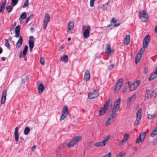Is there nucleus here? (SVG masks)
<instances>
[{
    "label": "nucleus",
    "mask_w": 157,
    "mask_h": 157,
    "mask_svg": "<svg viewBox=\"0 0 157 157\" xmlns=\"http://www.w3.org/2000/svg\"><path fill=\"white\" fill-rule=\"evenodd\" d=\"M116 22V19L115 18H113L111 21V23H115Z\"/></svg>",
    "instance_id": "58"
},
{
    "label": "nucleus",
    "mask_w": 157,
    "mask_h": 157,
    "mask_svg": "<svg viewBox=\"0 0 157 157\" xmlns=\"http://www.w3.org/2000/svg\"><path fill=\"white\" fill-rule=\"evenodd\" d=\"M119 108L120 107L114 105L112 109V111L113 113L111 114L114 116V117H115L116 114V112L119 110Z\"/></svg>",
    "instance_id": "19"
},
{
    "label": "nucleus",
    "mask_w": 157,
    "mask_h": 157,
    "mask_svg": "<svg viewBox=\"0 0 157 157\" xmlns=\"http://www.w3.org/2000/svg\"><path fill=\"white\" fill-rule=\"evenodd\" d=\"M130 36L129 35H127L124 39V42L126 44H128L130 42Z\"/></svg>",
    "instance_id": "25"
},
{
    "label": "nucleus",
    "mask_w": 157,
    "mask_h": 157,
    "mask_svg": "<svg viewBox=\"0 0 157 157\" xmlns=\"http://www.w3.org/2000/svg\"><path fill=\"white\" fill-rule=\"evenodd\" d=\"M108 3L107 2L106 4L103 5L102 8L104 10H106V9L108 8Z\"/></svg>",
    "instance_id": "49"
},
{
    "label": "nucleus",
    "mask_w": 157,
    "mask_h": 157,
    "mask_svg": "<svg viewBox=\"0 0 157 157\" xmlns=\"http://www.w3.org/2000/svg\"><path fill=\"white\" fill-rule=\"evenodd\" d=\"M157 135V126L155 127L154 129L152 131L150 135L151 137H154Z\"/></svg>",
    "instance_id": "28"
},
{
    "label": "nucleus",
    "mask_w": 157,
    "mask_h": 157,
    "mask_svg": "<svg viewBox=\"0 0 157 157\" xmlns=\"http://www.w3.org/2000/svg\"><path fill=\"white\" fill-rule=\"evenodd\" d=\"M156 77H157V67L155 68V71L153 72L151 74L148 78V80L150 81H152Z\"/></svg>",
    "instance_id": "13"
},
{
    "label": "nucleus",
    "mask_w": 157,
    "mask_h": 157,
    "mask_svg": "<svg viewBox=\"0 0 157 157\" xmlns=\"http://www.w3.org/2000/svg\"><path fill=\"white\" fill-rule=\"evenodd\" d=\"M123 80L122 78H120L118 80L115 86V91H117L121 88L123 84Z\"/></svg>",
    "instance_id": "10"
},
{
    "label": "nucleus",
    "mask_w": 157,
    "mask_h": 157,
    "mask_svg": "<svg viewBox=\"0 0 157 157\" xmlns=\"http://www.w3.org/2000/svg\"><path fill=\"white\" fill-rule=\"evenodd\" d=\"M155 33H157V25L155 27Z\"/></svg>",
    "instance_id": "64"
},
{
    "label": "nucleus",
    "mask_w": 157,
    "mask_h": 157,
    "mask_svg": "<svg viewBox=\"0 0 157 157\" xmlns=\"http://www.w3.org/2000/svg\"><path fill=\"white\" fill-rule=\"evenodd\" d=\"M40 61L42 65H44V63L45 60L43 57H40Z\"/></svg>",
    "instance_id": "50"
},
{
    "label": "nucleus",
    "mask_w": 157,
    "mask_h": 157,
    "mask_svg": "<svg viewBox=\"0 0 157 157\" xmlns=\"http://www.w3.org/2000/svg\"><path fill=\"white\" fill-rule=\"evenodd\" d=\"M148 72V68L147 67H145L144 70V74H147Z\"/></svg>",
    "instance_id": "56"
},
{
    "label": "nucleus",
    "mask_w": 157,
    "mask_h": 157,
    "mask_svg": "<svg viewBox=\"0 0 157 157\" xmlns=\"http://www.w3.org/2000/svg\"><path fill=\"white\" fill-rule=\"evenodd\" d=\"M114 65L113 64L110 65L109 67V70H112L114 68Z\"/></svg>",
    "instance_id": "54"
},
{
    "label": "nucleus",
    "mask_w": 157,
    "mask_h": 157,
    "mask_svg": "<svg viewBox=\"0 0 157 157\" xmlns=\"http://www.w3.org/2000/svg\"><path fill=\"white\" fill-rule=\"evenodd\" d=\"M50 19V16L48 13H46L44 16V18L43 21V28L45 29L47 28L48 22Z\"/></svg>",
    "instance_id": "8"
},
{
    "label": "nucleus",
    "mask_w": 157,
    "mask_h": 157,
    "mask_svg": "<svg viewBox=\"0 0 157 157\" xmlns=\"http://www.w3.org/2000/svg\"><path fill=\"white\" fill-rule=\"evenodd\" d=\"M82 29L83 30H85L83 33V36L85 38H88L89 36V34L90 32V26L88 25L83 26Z\"/></svg>",
    "instance_id": "5"
},
{
    "label": "nucleus",
    "mask_w": 157,
    "mask_h": 157,
    "mask_svg": "<svg viewBox=\"0 0 157 157\" xmlns=\"http://www.w3.org/2000/svg\"><path fill=\"white\" fill-rule=\"evenodd\" d=\"M105 108L102 107L99 110V115L101 116L102 115L105 113V110L106 109Z\"/></svg>",
    "instance_id": "30"
},
{
    "label": "nucleus",
    "mask_w": 157,
    "mask_h": 157,
    "mask_svg": "<svg viewBox=\"0 0 157 157\" xmlns=\"http://www.w3.org/2000/svg\"><path fill=\"white\" fill-rule=\"evenodd\" d=\"M147 118L149 119H151L154 117V115H151L150 114H148L147 116Z\"/></svg>",
    "instance_id": "53"
},
{
    "label": "nucleus",
    "mask_w": 157,
    "mask_h": 157,
    "mask_svg": "<svg viewBox=\"0 0 157 157\" xmlns=\"http://www.w3.org/2000/svg\"><path fill=\"white\" fill-rule=\"evenodd\" d=\"M69 114L68 109L67 105H65L63 108L62 114L60 117V120L62 121L65 119Z\"/></svg>",
    "instance_id": "3"
},
{
    "label": "nucleus",
    "mask_w": 157,
    "mask_h": 157,
    "mask_svg": "<svg viewBox=\"0 0 157 157\" xmlns=\"http://www.w3.org/2000/svg\"><path fill=\"white\" fill-rule=\"evenodd\" d=\"M110 136H106L103 139V141L106 145L108 141Z\"/></svg>",
    "instance_id": "39"
},
{
    "label": "nucleus",
    "mask_w": 157,
    "mask_h": 157,
    "mask_svg": "<svg viewBox=\"0 0 157 157\" xmlns=\"http://www.w3.org/2000/svg\"><path fill=\"white\" fill-rule=\"evenodd\" d=\"M90 71L88 70H86L85 71L83 80L84 81L87 82L90 80Z\"/></svg>",
    "instance_id": "12"
},
{
    "label": "nucleus",
    "mask_w": 157,
    "mask_h": 157,
    "mask_svg": "<svg viewBox=\"0 0 157 157\" xmlns=\"http://www.w3.org/2000/svg\"><path fill=\"white\" fill-rule=\"evenodd\" d=\"M26 16L27 15L26 12H24L22 13L21 14L20 17L23 19H25L26 18Z\"/></svg>",
    "instance_id": "43"
},
{
    "label": "nucleus",
    "mask_w": 157,
    "mask_h": 157,
    "mask_svg": "<svg viewBox=\"0 0 157 157\" xmlns=\"http://www.w3.org/2000/svg\"><path fill=\"white\" fill-rule=\"evenodd\" d=\"M151 95L154 98H155L157 95V88L155 89L151 92Z\"/></svg>",
    "instance_id": "33"
},
{
    "label": "nucleus",
    "mask_w": 157,
    "mask_h": 157,
    "mask_svg": "<svg viewBox=\"0 0 157 157\" xmlns=\"http://www.w3.org/2000/svg\"><path fill=\"white\" fill-rule=\"evenodd\" d=\"M105 145V143H104L103 141L96 143L94 144L95 146L96 147L103 146Z\"/></svg>",
    "instance_id": "29"
},
{
    "label": "nucleus",
    "mask_w": 157,
    "mask_h": 157,
    "mask_svg": "<svg viewBox=\"0 0 157 157\" xmlns=\"http://www.w3.org/2000/svg\"><path fill=\"white\" fill-rule=\"evenodd\" d=\"M132 99L130 97L129 98H128L127 99V101H128V102L127 103V107H129L131 105V101H132Z\"/></svg>",
    "instance_id": "44"
},
{
    "label": "nucleus",
    "mask_w": 157,
    "mask_h": 157,
    "mask_svg": "<svg viewBox=\"0 0 157 157\" xmlns=\"http://www.w3.org/2000/svg\"><path fill=\"white\" fill-rule=\"evenodd\" d=\"M82 137L78 136L75 137L71 140L70 142L67 144V147H72L75 146L78 142L79 140H81Z\"/></svg>",
    "instance_id": "1"
},
{
    "label": "nucleus",
    "mask_w": 157,
    "mask_h": 157,
    "mask_svg": "<svg viewBox=\"0 0 157 157\" xmlns=\"http://www.w3.org/2000/svg\"><path fill=\"white\" fill-rule=\"evenodd\" d=\"M6 9L7 10L8 12H10L12 10L13 8L11 5H10L7 6Z\"/></svg>",
    "instance_id": "42"
},
{
    "label": "nucleus",
    "mask_w": 157,
    "mask_h": 157,
    "mask_svg": "<svg viewBox=\"0 0 157 157\" xmlns=\"http://www.w3.org/2000/svg\"><path fill=\"white\" fill-rule=\"evenodd\" d=\"M111 102V105L112 106V101L110 99L109 100H107L106 101L104 106H103V108H105L107 109L108 107V105L109 103H110Z\"/></svg>",
    "instance_id": "27"
},
{
    "label": "nucleus",
    "mask_w": 157,
    "mask_h": 157,
    "mask_svg": "<svg viewBox=\"0 0 157 157\" xmlns=\"http://www.w3.org/2000/svg\"><path fill=\"white\" fill-rule=\"evenodd\" d=\"M44 88V87L42 83H40L38 88L39 93H41Z\"/></svg>",
    "instance_id": "23"
},
{
    "label": "nucleus",
    "mask_w": 157,
    "mask_h": 157,
    "mask_svg": "<svg viewBox=\"0 0 157 157\" xmlns=\"http://www.w3.org/2000/svg\"><path fill=\"white\" fill-rule=\"evenodd\" d=\"M152 144L153 145H155L156 144H157V139H156L155 140H154L153 141L152 143Z\"/></svg>",
    "instance_id": "59"
},
{
    "label": "nucleus",
    "mask_w": 157,
    "mask_h": 157,
    "mask_svg": "<svg viewBox=\"0 0 157 157\" xmlns=\"http://www.w3.org/2000/svg\"><path fill=\"white\" fill-rule=\"evenodd\" d=\"M126 142V141H125L124 140H122V141H120V143H119L120 146H122V145H124V144Z\"/></svg>",
    "instance_id": "51"
},
{
    "label": "nucleus",
    "mask_w": 157,
    "mask_h": 157,
    "mask_svg": "<svg viewBox=\"0 0 157 157\" xmlns=\"http://www.w3.org/2000/svg\"><path fill=\"white\" fill-rule=\"evenodd\" d=\"M129 138L130 134L128 133H125L124 134L123 140H124L125 141H126Z\"/></svg>",
    "instance_id": "35"
},
{
    "label": "nucleus",
    "mask_w": 157,
    "mask_h": 157,
    "mask_svg": "<svg viewBox=\"0 0 157 157\" xmlns=\"http://www.w3.org/2000/svg\"><path fill=\"white\" fill-rule=\"evenodd\" d=\"M30 131V129L29 127H27L25 128L24 130V134L25 135H28Z\"/></svg>",
    "instance_id": "34"
},
{
    "label": "nucleus",
    "mask_w": 157,
    "mask_h": 157,
    "mask_svg": "<svg viewBox=\"0 0 157 157\" xmlns=\"http://www.w3.org/2000/svg\"><path fill=\"white\" fill-rule=\"evenodd\" d=\"M121 104V99L118 98L114 102V105L120 107Z\"/></svg>",
    "instance_id": "31"
},
{
    "label": "nucleus",
    "mask_w": 157,
    "mask_h": 157,
    "mask_svg": "<svg viewBox=\"0 0 157 157\" xmlns=\"http://www.w3.org/2000/svg\"><path fill=\"white\" fill-rule=\"evenodd\" d=\"M146 94H150V90H149L147 89L146 90Z\"/></svg>",
    "instance_id": "62"
},
{
    "label": "nucleus",
    "mask_w": 157,
    "mask_h": 157,
    "mask_svg": "<svg viewBox=\"0 0 157 157\" xmlns=\"http://www.w3.org/2000/svg\"><path fill=\"white\" fill-rule=\"evenodd\" d=\"M120 24V23H116L114 25V26L115 27H117L118 26H119Z\"/></svg>",
    "instance_id": "63"
},
{
    "label": "nucleus",
    "mask_w": 157,
    "mask_h": 157,
    "mask_svg": "<svg viewBox=\"0 0 157 157\" xmlns=\"http://www.w3.org/2000/svg\"><path fill=\"white\" fill-rule=\"evenodd\" d=\"M94 2L90 0V6L91 7H93L94 6Z\"/></svg>",
    "instance_id": "55"
},
{
    "label": "nucleus",
    "mask_w": 157,
    "mask_h": 157,
    "mask_svg": "<svg viewBox=\"0 0 157 157\" xmlns=\"http://www.w3.org/2000/svg\"><path fill=\"white\" fill-rule=\"evenodd\" d=\"M146 134V132H143L140 134L139 136L143 140L145 138Z\"/></svg>",
    "instance_id": "36"
},
{
    "label": "nucleus",
    "mask_w": 157,
    "mask_h": 157,
    "mask_svg": "<svg viewBox=\"0 0 157 157\" xmlns=\"http://www.w3.org/2000/svg\"><path fill=\"white\" fill-rule=\"evenodd\" d=\"M136 95L135 94H134L132 95L130 97L131 98L132 100L134 99L135 100L136 98Z\"/></svg>",
    "instance_id": "57"
},
{
    "label": "nucleus",
    "mask_w": 157,
    "mask_h": 157,
    "mask_svg": "<svg viewBox=\"0 0 157 157\" xmlns=\"http://www.w3.org/2000/svg\"><path fill=\"white\" fill-rule=\"evenodd\" d=\"M153 97V96L151 95V94H147V96L145 98V100H146L147 99H148L150 98H151Z\"/></svg>",
    "instance_id": "48"
},
{
    "label": "nucleus",
    "mask_w": 157,
    "mask_h": 157,
    "mask_svg": "<svg viewBox=\"0 0 157 157\" xmlns=\"http://www.w3.org/2000/svg\"><path fill=\"white\" fill-rule=\"evenodd\" d=\"M7 90H5L3 91L1 102V103L2 104L5 103L7 95Z\"/></svg>",
    "instance_id": "14"
},
{
    "label": "nucleus",
    "mask_w": 157,
    "mask_h": 157,
    "mask_svg": "<svg viewBox=\"0 0 157 157\" xmlns=\"http://www.w3.org/2000/svg\"><path fill=\"white\" fill-rule=\"evenodd\" d=\"M140 80L136 81L133 82L131 83V82H128V84L130 85V90L132 91L136 89L140 85Z\"/></svg>",
    "instance_id": "4"
},
{
    "label": "nucleus",
    "mask_w": 157,
    "mask_h": 157,
    "mask_svg": "<svg viewBox=\"0 0 157 157\" xmlns=\"http://www.w3.org/2000/svg\"><path fill=\"white\" fill-rule=\"evenodd\" d=\"M139 16L140 19L143 21L146 22L148 20V14L146 11L143 10L139 13Z\"/></svg>",
    "instance_id": "2"
},
{
    "label": "nucleus",
    "mask_w": 157,
    "mask_h": 157,
    "mask_svg": "<svg viewBox=\"0 0 157 157\" xmlns=\"http://www.w3.org/2000/svg\"><path fill=\"white\" fill-rule=\"evenodd\" d=\"M136 119L134 122V125H138L140 121L141 118V109H139L136 113Z\"/></svg>",
    "instance_id": "7"
},
{
    "label": "nucleus",
    "mask_w": 157,
    "mask_h": 157,
    "mask_svg": "<svg viewBox=\"0 0 157 157\" xmlns=\"http://www.w3.org/2000/svg\"><path fill=\"white\" fill-rule=\"evenodd\" d=\"M36 148V147L35 145H34L33 146L31 147V150L32 151H33Z\"/></svg>",
    "instance_id": "61"
},
{
    "label": "nucleus",
    "mask_w": 157,
    "mask_h": 157,
    "mask_svg": "<svg viewBox=\"0 0 157 157\" xmlns=\"http://www.w3.org/2000/svg\"><path fill=\"white\" fill-rule=\"evenodd\" d=\"M5 40L6 41V42L5 43V45L8 48H10V43H9V39H5Z\"/></svg>",
    "instance_id": "37"
},
{
    "label": "nucleus",
    "mask_w": 157,
    "mask_h": 157,
    "mask_svg": "<svg viewBox=\"0 0 157 157\" xmlns=\"http://www.w3.org/2000/svg\"><path fill=\"white\" fill-rule=\"evenodd\" d=\"M92 144V142H90L88 144V147H90L91 146Z\"/></svg>",
    "instance_id": "60"
},
{
    "label": "nucleus",
    "mask_w": 157,
    "mask_h": 157,
    "mask_svg": "<svg viewBox=\"0 0 157 157\" xmlns=\"http://www.w3.org/2000/svg\"><path fill=\"white\" fill-rule=\"evenodd\" d=\"M114 117V116L111 114L109 116L108 119L105 122V123H106V125H109L111 124L113 121V118Z\"/></svg>",
    "instance_id": "15"
},
{
    "label": "nucleus",
    "mask_w": 157,
    "mask_h": 157,
    "mask_svg": "<svg viewBox=\"0 0 157 157\" xmlns=\"http://www.w3.org/2000/svg\"><path fill=\"white\" fill-rule=\"evenodd\" d=\"M68 60V57L67 55H65L61 58L60 61L62 62H64L65 63L67 62Z\"/></svg>",
    "instance_id": "26"
},
{
    "label": "nucleus",
    "mask_w": 157,
    "mask_h": 157,
    "mask_svg": "<svg viewBox=\"0 0 157 157\" xmlns=\"http://www.w3.org/2000/svg\"><path fill=\"white\" fill-rule=\"evenodd\" d=\"M20 27L19 25H17L15 28V36L16 37H19V35L20 34Z\"/></svg>",
    "instance_id": "22"
},
{
    "label": "nucleus",
    "mask_w": 157,
    "mask_h": 157,
    "mask_svg": "<svg viewBox=\"0 0 157 157\" xmlns=\"http://www.w3.org/2000/svg\"><path fill=\"white\" fill-rule=\"evenodd\" d=\"M99 95L98 91L96 90H91L89 93L88 95L89 99H93L97 97Z\"/></svg>",
    "instance_id": "6"
},
{
    "label": "nucleus",
    "mask_w": 157,
    "mask_h": 157,
    "mask_svg": "<svg viewBox=\"0 0 157 157\" xmlns=\"http://www.w3.org/2000/svg\"><path fill=\"white\" fill-rule=\"evenodd\" d=\"M74 22L72 21H71L68 24V29L69 31H70L71 29H73L74 26Z\"/></svg>",
    "instance_id": "24"
},
{
    "label": "nucleus",
    "mask_w": 157,
    "mask_h": 157,
    "mask_svg": "<svg viewBox=\"0 0 157 157\" xmlns=\"http://www.w3.org/2000/svg\"><path fill=\"white\" fill-rule=\"evenodd\" d=\"M33 14H31L29 17H28L26 19V23H28L29 21L31 19V18L33 17Z\"/></svg>",
    "instance_id": "47"
},
{
    "label": "nucleus",
    "mask_w": 157,
    "mask_h": 157,
    "mask_svg": "<svg viewBox=\"0 0 157 157\" xmlns=\"http://www.w3.org/2000/svg\"><path fill=\"white\" fill-rule=\"evenodd\" d=\"M6 0H5L3 2L0 4V12L3 13L4 10L5 8L6 5Z\"/></svg>",
    "instance_id": "17"
},
{
    "label": "nucleus",
    "mask_w": 157,
    "mask_h": 157,
    "mask_svg": "<svg viewBox=\"0 0 157 157\" xmlns=\"http://www.w3.org/2000/svg\"><path fill=\"white\" fill-rule=\"evenodd\" d=\"M125 152H121L119 153L117 157H123L125 155Z\"/></svg>",
    "instance_id": "41"
},
{
    "label": "nucleus",
    "mask_w": 157,
    "mask_h": 157,
    "mask_svg": "<svg viewBox=\"0 0 157 157\" xmlns=\"http://www.w3.org/2000/svg\"><path fill=\"white\" fill-rule=\"evenodd\" d=\"M105 53L109 55H111L112 53V51L111 49V47L109 44H106V47L105 49Z\"/></svg>",
    "instance_id": "21"
},
{
    "label": "nucleus",
    "mask_w": 157,
    "mask_h": 157,
    "mask_svg": "<svg viewBox=\"0 0 157 157\" xmlns=\"http://www.w3.org/2000/svg\"><path fill=\"white\" fill-rule=\"evenodd\" d=\"M30 39L29 44V48H33L34 46V40H32V39L34 38L33 36H30L29 37Z\"/></svg>",
    "instance_id": "18"
},
{
    "label": "nucleus",
    "mask_w": 157,
    "mask_h": 157,
    "mask_svg": "<svg viewBox=\"0 0 157 157\" xmlns=\"http://www.w3.org/2000/svg\"><path fill=\"white\" fill-rule=\"evenodd\" d=\"M28 50V47L27 45H25V46L24 49L23 50L22 54V51L20 52L19 53V58L21 59L22 57L24 58V60L25 61H27V58L25 56L27 54V52Z\"/></svg>",
    "instance_id": "9"
},
{
    "label": "nucleus",
    "mask_w": 157,
    "mask_h": 157,
    "mask_svg": "<svg viewBox=\"0 0 157 157\" xmlns=\"http://www.w3.org/2000/svg\"><path fill=\"white\" fill-rule=\"evenodd\" d=\"M23 37L22 36H20L19 40L17 41L16 44V47L17 48H20L22 44Z\"/></svg>",
    "instance_id": "16"
},
{
    "label": "nucleus",
    "mask_w": 157,
    "mask_h": 157,
    "mask_svg": "<svg viewBox=\"0 0 157 157\" xmlns=\"http://www.w3.org/2000/svg\"><path fill=\"white\" fill-rule=\"evenodd\" d=\"M111 153L109 152L108 154H105L102 157H111Z\"/></svg>",
    "instance_id": "52"
},
{
    "label": "nucleus",
    "mask_w": 157,
    "mask_h": 157,
    "mask_svg": "<svg viewBox=\"0 0 157 157\" xmlns=\"http://www.w3.org/2000/svg\"><path fill=\"white\" fill-rule=\"evenodd\" d=\"M142 141L143 140H142L141 138H140V137L139 136L136 139V144H138L141 142V141Z\"/></svg>",
    "instance_id": "45"
},
{
    "label": "nucleus",
    "mask_w": 157,
    "mask_h": 157,
    "mask_svg": "<svg viewBox=\"0 0 157 157\" xmlns=\"http://www.w3.org/2000/svg\"><path fill=\"white\" fill-rule=\"evenodd\" d=\"M17 2L18 0H12L11 4L13 6H14L17 4Z\"/></svg>",
    "instance_id": "40"
},
{
    "label": "nucleus",
    "mask_w": 157,
    "mask_h": 157,
    "mask_svg": "<svg viewBox=\"0 0 157 157\" xmlns=\"http://www.w3.org/2000/svg\"><path fill=\"white\" fill-rule=\"evenodd\" d=\"M150 36L149 35H147L144 38L143 42V47L144 48H146L150 42Z\"/></svg>",
    "instance_id": "11"
},
{
    "label": "nucleus",
    "mask_w": 157,
    "mask_h": 157,
    "mask_svg": "<svg viewBox=\"0 0 157 157\" xmlns=\"http://www.w3.org/2000/svg\"><path fill=\"white\" fill-rule=\"evenodd\" d=\"M146 48H144L143 47V48H141L140 50V51L138 52V54L140 55V56H142L143 54V53L144 52V51H145V49Z\"/></svg>",
    "instance_id": "38"
},
{
    "label": "nucleus",
    "mask_w": 157,
    "mask_h": 157,
    "mask_svg": "<svg viewBox=\"0 0 157 157\" xmlns=\"http://www.w3.org/2000/svg\"><path fill=\"white\" fill-rule=\"evenodd\" d=\"M29 2L28 0H26L25 2L24 5L23 6V8H25L29 5Z\"/></svg>",
    "instance_id": "46"
},
{
    "label": "nucleus",
    "mask_w": 157,
    "mask_h": 157,
    "mask_svg": "<svg viewBox=\"0 0 157 157\" xmlns=\"http://www.w3.org/2000/svg\"><path fill=\"white\" fill-rule=\"evenodd\" d=\"M19 129L17 127L15 128L14 131V138L16 141H17L19 140L18 131Z\"/></svg>",
    "instance_id": "20"
},
{
    "label": "nucleus",
    "mask_w": 157,
    "mask_h": 157,
    "mask_svg": "<svg viewBox=\"0 0 157 157\" xmlns=\"http://www.w3.org/2000/svg\"><path fill=\"white\" fill-rule=\"evenodd\" d=\"M142 56L137 54L135 57V63L137 64L141 59Z\"/></svg>",
    "instance_id": "32"
}]
</instances>
